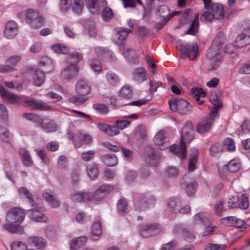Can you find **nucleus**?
<instances>
[{
	"instance_id": "37",
	"label": "nucleus",
	"mask_w": 250,
	"mask_h": 250,
	"mask_svg": "<svg viewBox=\"0 0 250 250\" xmlns=\"http://www.w3.org/2000/svg\"><path fill=\"white\" fill-rule=\"evenodd\" d=\"M7 222L3 225V228L4 230L12 233H16L21 229V227L14 222H10L6 220Z\"/></svg>"
},
{
	"instance_id": "43",
	"label": "nucleus",
	"mask_w": 250,
	"mask_h": 250,
	"mask_svg": "<svg viewBox=\"0 0 250 250\" xmlns=\"http://www.w3.org/2000/svg\"><path fill=\"white\" fill-rule=\"evenodd\" d=\"M106 78L107 82L112 85H117L120 82L118 76L111 71H109L107 73Z\"/></svg>"
},
{
	"instance_id": "6",
	"label": "nucleus",
	"mask_w": 250,
	"mask_h": 250,
	"mask_svg": "<svg viewBox=\"0 0 250 250\" xmlns=\"http://www.w3.org/2000/svg\"><path fill=\"white\" fill-rule=\"evenodd\" d=\"M18 17L22 21H24L33 28H40L44 24V19L37 11L28 9L23 11L18 15Z\"/></svg>"
},
{
	"instance_id": "46",
	"label": "nucleus",
	"mask_w": 250,
	"mask_h": 250,
	"mask_svg": "<svg viewBox=\"0 0 250 250\" xmlns=\"http://www.w3.org/2000/svg\"><path fill=\"white\" fill-rule=\"evenodd\" d=\"M207 221V214L204 212H199L193 217V223L195 224H204Z\"/></svg>"
},
{
	"instance_id": "1",
	"label": "nucleus",
	"mask_w": 250,
	"mask_h": 250,
	"mask_svg": "<svg viewBox=\"0 0 250 250\" xmlns=\"http://www.w3.org/2000/svg\"><path fill=\"white\" fill-rule=\"evenodd\" d=\"M0 95L3 100H7L8 102L11 104H22L41 110H47L50 108L45 102L42 101L36 100L35 99L25 96H18L9 92L5 90L1 84H0Z\"/></svg>"
},
{
	"instance_id": "52",
	"label": "nucleus",
	"mask_w": 250,
	"mask_h": 250,
	"mask_svg": "<svg viewBox=\"0 0 250 250\" xmlns=\"http://www.w3.org/2000/svg\"><path fill=\"white\" fill-rule=\"evenodd\" d=\"M52 49L57 53L66 54L68 52V47L61 44H54L52 46Z\"/></svg>"
},
{
	"instance_id": "27",
	"label": "nucleus",
	"mask_w": 250,
	"mask_h": 250,
	"mask_svg": "<svg viewBox=\"0 0 250 250\" xmlns=\"http://www.w3.org/2000/svg\"><path fill=\"white\" fill-rule=\"evenodd\" d=\"M76 90L78 94L86 96L91 91L90 85L87 81L83 79H80L77 83Z\"/></svg>"
},
{
	"instance_id": "15",
	"label": "nucleus",
	"mask_w": 250,
	"mask_h": 250,
	"mask_svg": "<svg viewBox=\"0 0 250 250\" xmlns=\"http://www.w3.org/2000/svg\"><path fill=\"white\" fill-rule=\"evenodd\" d=\"M21 59V55H14L9 57L6 60L7 64H2L0 72L6 73L16 70L15 66Z\"/></svg>"
},
{
	"instance_id": "60",
	"label": "nucleus",
	"mask_w": 250,
	"mask_h": 250,
	"mask_svg": "<svg viewBox=\"0 0 250 250\" xmlns=\"http://www.w3.org/2000/svg\"><path fill=\"white\" fill-rule=\"evenodd\" d=\"M131 123V121L128 120H117L116 121L115 124L119 130H123L127 127L130 125Z\"/></svg>"
},
{
	"instance_id": "42",
	"label": "nucleus",
	"mask_w": 250,
	"mask_h": 250,
	"mask_svg": "<svg viewBox=\"0 0 250 250\" xmlns=\"http://www.w3.org/2000/svg\"><path fill=\"white\" fill-rule=\"evenodd\" d=\"M41 65L44 68V70L49 72L53 69V64L51 60L46 56L42 57L41 59Z\"/></svg>"
},
{
	"instance_id": "19",
	"label": "nucleus",
	"mask_w": 250,
	"mask_h": 250,
	"mask_svg": "<svg viewBox=\"0 0 250 250\" xmlns=\"http://www.w3.org/2000/svg\"><path fill=\"white\" fill-rule=\"evenodd\" d=\"M68 137L70 139H73L75 146L76 147H80L82 146L83 140L88 144L91 142V137L87 134H83L82 132H79L77 134L73 135L71 132H68Z\"/></svg>"
},
{
	"instance_id": "64",
	"label": "nucleus",
	"mask_w": 250,
	"mask_h": 250,
	"mask_svg": "<svg viewBox=\"0 0 250 250\" xmlns=\"http://www.w3.org/2000/svg\"><path fill=\"white\" fill-rule=\"evenodd\" d=\"M226 248V245L211 244L206 246V250H225Z\"/></svg>"
},
{
	"instance_id": "36",
	"label": "nucleus",
	"mask_w": 250,
	"mask_h": 250,
	"mask_svg": "<svg viewBox=\"0 0 250 250\" xmlns=\"http://www.w3.org/2000/svg\"><path fill=\"white\" fill-rule=\"evenodd\" d=\"M87 241L85 236L80 237L71 240L70 246L71 250H76L77 248L83 246Z\"/></svg>"
},
{
	"instance_id": "47",
	"label": "nucleus",
	"mask_w": 250,
	"mask_h": 250,
	"mask_svg": "<svg viewBox=\"0 0 250 250\" xmlns=\"http://www.w3.org/2000/svg\"><path fill=\"white\" fill-rule=\"evenodd\" d=\"M223 151V146L219 143H215L212 145L209 149V154L213 156H219Z\"/></svg>"
},
{
	"instance_id": "48",
	"label": "nucleus",
	"mask_w": 250,
	"mask_h": 250,
	"mask_svg": "<svg viewBox=\"0 0 250 250\" xmlns=\"http://www.w3.org/2000/svg\"><path fill=\"white\" fill-rule=\"evenodd\" d=\"M30 242H32L34 245L38 248H42L46 245V241L42 237L36 236L30 238Z\"/></svg>"
},
{
	"instance_id": "30",
	"label": "nucleus",
	"mask_w": 250,
	"mask_h": 250,
	"mask_svg": "<svg viewBox=\"0 0 250 250\" xmlns=\"http://www.w3.org/2000/svg\"><path fill=\"white\" fill-rule=\"evenodd\" d=\"M191 154L189 160L188 170L189 172H192L196 168V163L199 155L198 150L196 148H192L190 150Z\"/></svg>"
},
{
	"instance_id": "18",
	"label": "nucleus",
	"mask_w": 250,
	"mask_h": 250,
	"mask_svg": "<svg viewBox=\"0 0 250 250\" xmlns=\"http://www.w3.org/2000/svg\"><path fill=\"white\" fill-rule=\"evenodd\" d=\"M160 230L157 225L147 224L141 227L139 232L140 235L144 238L151 237L158 234Z\"/></svg>"
},
{
	"instance_id": "20",
	"label": "nucleus",
	"mask_w": 250,
	"mask_h": 250,
	"mask_svg": "<svg viewBox=\"0 0 250 250\" xmlns=\"http://www.w3.org/2000/svg\"><path fill=\"white\" fill-rule=\"evenodd\" d=\"M154 143L159 149L165 150L168 147V144L166 132L160 130L154 137Z\"/></svg>"
},
{
	"instance_id": "11",
	"label": "nucleus",
	"mask_w": 250,
	"mask_h": 250,
	"mask_svg": "<svg viewBox=\"0 0 250 250\" xmlns=\"http://www.w3.org/2000/svg\"><path fill=\"white\" fill-rule=\"evenodd\" d=\"M198 53V47L197 43L191 44H182L180 48V56L182 58L187 57L190 60H193L197 57Z\"/></svg>"
},
{
	"instance_id": "22",
	"label": "nucleus",
	"mask_w": 250,
	"mask_h": 250,
	"mask_svg": "<svg viewBox=\"0 0 250 250\" xmlns=\"http://www.w3.org/2000/svg\"><path fill=\"white\" fill-rule=\"evenodd\" d=\"M96 55L102 59H107L109 61H114L116 60L114 53L107 48L102 47H97L95 48Z\"/></svg>"
},
{
	"instance_id": "50",
	"label": "nucleus",
	"mask_w": 250,
	"mask_h": 250,
	"mask_svg": "<svg viewBox=\"0 0 250 250\" xmlns=\"http://www.w3.org/2000/svg\"><path fill=\"white\" fill-rule=\"evenodd\" d=\"M239 199L238 207L243 209H247L249 206L248 196L246 194H243Z\"/></svg>"
},
{
	"instance_id": "25",
	"label": "nucleus",
	"mask_w": 250,
	"mask_h": 250,
	"mask_svg": "<svg viewBox=\"0 0 250 250\" xmlns=\"http://www.w3.org/2000/svg\"><path fill=\"white\" fill-rule=\"evenodd\" d=\"M88 192L73 191L70 195V198L72 202L77 203L89 202Z\"/></svg>"
},
{
	"instance_id": "7",
	"label": "nucleus",
	"mask_w": 250,
	"mask_h": 250,
	"mask_svg": "<svg viewBox=\"0 0 250 250\" xmlns=\"http://www.w3.org/2000/svg\"><path fill=\"white\" fill-rule=\"evenodd\" d=\"M248 26L244 27L242 32L237 37L235 44H229L226 46L224 49V52L233 54L235 52V46L241 48L250 43V21Z\"/></svg>"
},
{
	"instance_id": "39",
	"label": "nucleus",
	"mask_w": 250,
	"mask_h": 250,
	"mask_svg": "<svg viewBox=\"0 0 250 250\" xmlns=\"http://www.w3.org/2000/svg\"><path fill=\"white\" fill-rule=\"evenodd\" d=\"M199 16L198 14H196L195 15L194 20L192 21L190 28L186 32L187 34L195 35L198 32V28L199 26Z\"/></svg>"
},
{
	"instance_id": "31",
	"label": "nucleus",
	"mask_w": 250,
	"mask_h": 250,
	"mask_svg": "<svg viewBox=\"0 0 250 250\" xmlns=\"http://www.w3.org/2000/svg\"><path fill=\"white\" fill-rule=\"evenodd\" d=\"M40 126L47 132H54L56 130L57 126L55 122L49 119H42Z\"/></svg>"
},
{
	"instance_id": "58",
	"label": "nucleus",
	"mask_w": 250,
	"mask_h": 250,
	"mask_svg": "<svg viewBox=\"0 0 250 250\" xmlns=\"http://www.w3.org/2000/svg\"><path fill=\"white\" fill-rule=\"evenodd\" d=\"M23 116L28 120L33 122L38 123L39 125L42 121V118L38 115L33 113H25Z\"/></svg>"
},
{
	"instance_id": "17",
	"label": "nucleus",
	"mask_w": 250,
	"mask_h": 250,
	"mask_svg": "<svg viewBox=\"0 0 250 250\" xmlns=\"http://www.w3.org/2000/svg\"><path fill=\"white\" fill-rule=\"evenodd\" d=\"M146 152L145 161L147 164L152 166H156L159 164L160 155L158 152L150 147H148L146 149Z\"/></svg>"
},
{
	"instance_id": "26",
	"label": "nucleus",
	"mask_w": 250,
	"mask_h": 250,
	"mask_svg": "<svg viewBox=\"0 0 250 250\" xmlns=\"http://www.w3.org/2000/svg\"><path fill=\"white\" fill-rule=\"evenodd\" d=\"M41 211H43V207L40 206L39 208L35 207L29 210L31 218L36 222H46L47 221V217Z\"/></svg>"
},
{
	"instance_id": "62",
	"label": "nucleus",
	"mask_w": 250,
	"mask_h": 250,
	"mask_svg": "<svg viewBox=\"0 0 250 250\" xmlns=\"http://www.w3.org/2000/svg\"><path fill=\"white\" fill-rule=\"evenodd\" d=\"M214 209L215 214L220 215L221 213L227 210V208H225L223 202L219 201L215 205Z\"/></svg>"
},
{
	"instance_id": "14",
	"label": "nucleus",
	"mask_w": 250,
	"mask_h": 250,
	"mask_svg": "<svg viewBox=\"0 0 250 250\" xmlns=\"http://www.w3.org/2000/svg\"><path fill=\"white\" fill-rule=\"evenodd\" d=\"M79 67L77 64L72 63L63 68L61 72V77L64 81H69L75 78L79 72Z\"/></svg>"
},
{
	"instance_id": "44",
	"label": "nucleus",
	"mask_w": 250,
	"mask_h": 250,
	"mask_svg": "<svg viewBox=\"0 0 250 250\" xmlns=\"http://www.w3.org/2000/svg\"><path fill=\"white\" fill-rule=\"evenodd\" d=\"M18 194L21 196H25L29 200V202L32 207L34 206L35 202L31 197L28 190L25 187H21L18 189Z\"/></svg>"
},
{
	"instance_id": "59",
	"label": "nucleus",
	"mask_w": 250,
	"mask_h": 250,
	"mask_svg": "<svg viewBox=\"0 0 250 250\" xmlns=\"http://www.w3.org/2000/svg\"><path fill=\"white\" fill-rule=\"evenodd\" d=\"M93 107L97 112L102 114H106L108 111V107L104 104H94Z\"/></svg>"
},
{
	"instance_id": "33",
	"label": "nucleus",
	"mask_w": 250,
	"mask_h": 250,
	"mask_svg": "<svg viewBox=\"0 0 250 250\" xmlns=\"http://www.w3.org/2000/svg\"><path fill=\"white\" fill-rule=\"evenodd\" d=\"M191 94L199 104H201L203 103L204 101L203 99H202V98L205 97L206 95V94L202 88H192Z\"/></svg>"
},
{
	"instance_id": "63",
	"label": "nucleus",
	"mask_w": 250,
	"mask_h": 250,
	"mask_svg": "<svg viewBox=\"0 0 250 250\" xmlns=\"http://www.w3.org/2000/svg\"><path fill=\"white\" fill-rule=\"evenodd\" d=\"M167 176L170 178L176 177L178 174V170L176 167H168L166 170Z\"/></svg>"
},
{
	"instance_id": "32",
	"label": "nucleus",
	"mask_w": 250,
	"mask_h": 250,
	"mask_svg": "<svg viewBox=\"0 0 250 250\" xmlns=\"http://www.w3.org/2000/svg\"><path fill=\"white\" fill-rule=\"evenodd\" d=\"M241 166V161L239 158H234L225 166L230 172H235L238 171Z\"/></svg>"
},
{
	"instance_id": "9",
	"label": "nucleus",
	"mask_w": 250,
	"mask_h": 250,
	"mask_svg": "<svg viewBox=\"0 0 250 250\" xmlns=\"http://www.w3.org/2000/svg\"><path fill=\"white\" fill-rule=\"evenodd\" d=\"M170 110L180 114L186 113L192 109L191 105L185 99L173 98L168 101Z\"/></svg>"
},
{
	"instance_id": "28",
	"label": "nucleus",
	"mask_w": 250,
	"mask_h": 250,
	"mask_svg": "<svg viewBox=\"0 0 250 250\" xmlns=\"http://www.w3.org/2000/svg\"><path fill=\"white\" fill-rule=\"evenodd\" d=\"M224 220L226 221V224L228 225L234 226L239 229L246 228V224L244 221L235 216L227 217Z\"/></svg>"
},
{
	"instance_id": "45",
	"label": "nucleus",
	"mask_w": 250,
	"mask_h": 250,
	"mask_svg": "<svg viewBox=\"0 0 250 250\" xmlns=\"http://www.w3.org/2000/svg\"><path fill=\"white\" fill-rule=\"evenodd\" d=\"M87 172L89 177L91 179H95L99 173V170L95 164H92L87 168Z\"/></svg>"
},
{
	"instance_id": "34",
	"label": "nucleus",
	"mask_w": 250,
	"mask_h": 250,
	"mask_svg": "<svg viewBox=\"0 0 250 250\" xmlns=\"http://www.w3.org/2000/svg\"><path fill=\"white\" fill-rule=\"evenodd\" d=\"M45 74L44 72L39 69H36L33 77V81L35 85L41 86L44 82Z\"/></svg>"
},
{
	"instance_id": "8",
	"label": "nucleus",
	"mask_w": 250,
	"mask_h": 250,
	"mask_svg": "<svg viewBox=\"0 0 250 250\" xmlns=\"http://www.w3.org/2000/svg\"><path fill=\"white\" fill-rule=\"evenodd\" d=\"M207 11L202 15L201 20L211 21L213 18L221 20L224 18V7L222 4L213 3L208 6Z\"/></svg>"
},
{
	"instance_id": "3",
	"label": "nucleus",
	"mask_w": 250,
	"mask_h": 250,
	"mask_svg": "<svg viewBox=\"0 0 250 250\" xmlns=\"http://www.w3.org/2000/svg\"><path fill=\"white\" fill-rule=\"evenodd\" d=\"M224 41V34L220 33L214 38L210 49L207 53L206 56L210 62V70L217 68L221 64L222 55L220 49Z\"/></svg>"
},
{
	"instance_id": "51",
	"label": "nucleus",
	"mask_w": 250,
	"mask_h": 250,
	"mask_svg": "<svg viewBox=\"0 0 250 250\" xmlns=\"http://www.w3.org/2000/svg\"><path fill=\"white\" fill-rule=\"evenodd\" d=\"M182 235L185 239L190 243L193 242L196 238V235L187 228L183 229Z\"/></svg>"
},
{
	"instance_id": "23",
	"label": "nucleus",
	"mask_w": 250,
	"mask_h": 250,
	"mask_svg": "<svg viewBox=\"0 0 250 250\" xmlns=\"http://www.w3.org/2000/svg\"><path fill=\"white\" fill-rule=\"evenodd\" d=\"M102 234V223L100 220H96L91 227L90 237L93 241L100 239Z\"/></svg>"
},
{
	"instance_id": "29",
	"label": "nucleus",
	"mask_w": 250,
	"mask_h": 250,
	"mask_svg": "<svg viewBox=\"0 0 250 250\" xmlns=\"http://www.w3.org/2000/svg\"><path fill=\"white\" fill-rule=\"evenodd\" d=\"M133 79L139 83L146 80L148 78L147 73L145 68L139 67L134 69L133 74Z\"/></svg>"
},
{
	"instance_id": "16",
	"label": "nucleus",
	"mask_w": 250,
	"mask_h": 250,
	"mask_svg": "<svg viewBox=\"0 0 250 250\" xmlns=\"http://www.w3.org/2000/svg\"><path fill=\"white\" fill-rule=\"evenodd\" d=\"M87 7L92 14H99L106 5L105 0H85Z\"/></svg>"
},
{
	"instance_id": "54",
	"label": "nucleus",
	"mask_w": 250,
	"mask_h": 250,
	"mask_svg": "<svg viewBox=\"0 0 250 250\" xmlns=\"http://www.w3.org/2000/svg\"><path fill=\"white\" fill-rule=\"evenodd\" d=\"M120 96L124 98H131L132 96V89L128 86H124L120 92Z\"/></svg>"
},
{
	"instance_id": "56",
	"label": "nucleus",
	"mask_w": 250,
	"mask_h": 250,
	"mask_svg": "<svg viewBox=\"0 0 250 250\" xmlns=\"http://www.w3.org/2000/svg\"><path fill=\"white\" fill-rule=\"evenodd\" d=\"M177 202L175 199L170 198L167 202V209L171 213L177 212L178 208L177 207Z\"/></svg>"
},
{
	"instance_id": "4",
	"label": "nucleus",
	"mask_w": 250,
	"mask_h": 250,
	"mask_svg": "<svg viewBox=\"0 0 250 250\" xmlns=\"http://www.w3.org/2000/svg\"><path fill=\"white\" fill-rule=\"evenodd\" d=\"M130 30L127 29L120 28L117 29L116 34L113 37L114 42L118 44L122 54L128 61L132 63H135L137 61V58L135 51L129 47H125L123 43Z\"/></svg>"
},
{
	"instance_id": "10",
	"label": "nucleus",
	"mask_w": 250,
	"mask_h": 250,
	"mask_svg": "<svg viewBox=\"0 0 250 250\" xmlns=\"http://www.w3.org/2000/svg\"><path fill=\"white\" fill-rule=\"evenodd\" d=\"M155 197L150 194L142 195L134 201V206L138 210H143L153 206L155 204Z\"/></svg>"
},
{
	"instance_id": "13",
	"label": "nucleus",
	"mask_w": 250,
	"mask_h": 250,
	"mask_svg": "<svg viewBox=\"0 0 250 250\" xmlns=\"http://www.w3.org/2000/svg\"><path fill=\"white\" fill-rule=\"evenodd\" d=\"M25 216L24 211L20 208H16L10 209L6 216V220L10 222H14L20 226Z\"/></svg>"
},
{
	"instance_id": "40",
	"label": "nucleus",
	"mask_w": 250,
	"mask_h": 250,
	"mask_svg": "<svg viewBox=\"0 0 250 250\" xmlns=\"http://www.w3.org/2000/svg\"><path fill=\"white\" fill-rule=\"evenodd\" d=\"M101 15L104 21H108L114 17V13L112 9L106 7V5L102 10Z\"/></svg>"
},
{
	"instance_id": "41",
	"label": "nucleus",
	"mask_w": 250,
	"mask_h": 250,
	"mask_svg": "<svg viewBox=\"0 0 250 250\" xmlns=\"http://www.w3.org/2000/svg\"><path fill=\"white\" fill-rule=\"evenodd\" d=\"M84 2L83 0H73L72 5V11L77 15H80L83 10Z\"/></svg>"
},
{
	"instance_id": "5",
	"label": "nucleus",
	"mask_w": 250,
	"mask_h": 250,
	"mask_svg": "<svg viewBox=\"0 0 250 250\" xmlns=\"http://www.w3.org/2000/svg\"><path fill=\"white\" fill-rule=\"evenodd\" d=\"M210 101L214 105L210 110L209 117L201 120L197 125L196 129L198 132L203 134L209 132L212 128V124L217 116V108L220 107L221 104L217 97H210Z\"/></svg>"
},
{
	"instance_id": "53",
	"label": "nucleus",
	"mask_w": 250,
	"mask_h": 250,
	"mask_svg": "<svg viewBox=\"0 0 250 250\" xmlns=\"http://www.w3.org/2000/svg\"><path fill=\"white\" fill-rule=\"evenodd\" d=\"M12 250H28L27 246L25 243L21 241H16L12 243L11 245Z\"/></svg>"
},
{
	"instance_id": "21",
	"label": "nucleus",
	"mask_w": 250,
	"mask_h": 250,
	"mask_svg": "<svg viewBox=\"0 0 250 250\" xmlns=\"http://www.w3.org/2000/svg\"><path fill=\"white\" fill-rule=\"evenodd\" d=\"M18 33V26L17 23L13 21H8L5 26L4 35L8 39H13Z\"/></svg>"
},
{
	"instance_id": "12",
	"label": "nucleus",
	"mask_w": 250,
	"mask_h": 250,
	"mask_svg": "<svg viewBox=\"0 0 250 250\" xmlns=\"http://www.w3.org/2000/svg\"><path fill=\"white\" fill-rule=\"evenodd\" d=\"M113 187L108 185H104L99 188L94 193L89 192V202L92 200L100 201L113 190Z\"/></svg>"
},
{
	"instance_id": "49",
	"label": "nucleus",
	"mask_w": 250,
	"mask_h": 250,
	"mask_svg": "<svg viewBox=\"0 0 250 250\" xmlns=\"http://www.w3.org/2000/svg\"><path fill=\"white\" fill-rule=\"evenodd\" d=\"M118 211L121 213H126L128 212V207L126 199L121 198L117 205Z\"/></svg>"
},
{
	"instance_id": "2",
	"label": "nucleus",
	"mask_w": 250,
	"mask_h": 250,
	"mask_svg": "<svg viewBox=\"0 0 250 250\" xmlns=\"http://www.w3.org/2000/svg\"><path fill=\"white\" fill-rule=\"evenodd\" d=\"M194 137V126L191 122H187L181 130L179 145H173L170 150L183 161L187 156L186 144L189 143Z\"/></svg>"
},
{
	"instance_id": "61",
	"label": "nucleus",
	"mask_w": 250,
	"mask_h": 250,
	"mask_svg": "<svg viewBox=\"0 0 250 250\" xmlns=\"http://www.w3.org/2000/svg\"><path fill=\"white\" fill-rule=\"evenodd\" d=\"M0 138L6 142L10 141V135L9 132L5 127L2 126H0Z\"/></svg>"
},
{
	"instance_id": "55",
	"label": "nucleus",
	"mask_w": 250,
	"mask_h": 250,
	"mask_svg": "<svg viewBox=\"0 0 250 250\" xmlns=\"http://www.w3.org/2000/svg\"><path fill=\"white\" fill-rule=\"evenodd\" d=\"M78 94L77 96H74L70 98V101L71 103L77 104L83 103L87 100V96Z\"/></svg>"
},
{
	"instance_id": "57",
	"label": "nucleus",
	"mask_w": 250,
	"mask_h": 250,
	"mask_svg": "<svg viewBox=\"0 0 250 250\" xmlns=\"http://www.w3.org/2000/svg\"><path fill=\"white\" fill-rule=\"evenodd\" d=\"M197 188V183L196 182L194 181L189 183L186 187V192L188 196L194 194L196 192Z\"/></svg>"
},
{
	"instance_id": "24",
	"label": "nucleus",
	"mask_w": 250,
	"mask_h": 250,
	"mask_svg": "<svg viewBox=\"0 0 250 250\" xmlns=\"http://www.w3.org/2000/svg\"><path fill=\"white\" fill-rule=\"evenodd\" d=\"M42 196L44 199L49 203L52 208H56L59 206V201L52 190L49 189H45Z\"/></svg>"
},
{
	"instance_id": "35",
	"label": "nucleus",
	"mask_w": 250,
	"mask_h": 250,
	"mask_svg": "<svg viewBox=\"0 0 250 250\" xmlns=\"http://www.w3.org/2000/svg\"><path fill=\"white\" fill-rule=\"evenodd\" d=\"M19 155L20 157L26 166H31L32 164L31 156L29 152L24 148H20Z\"/></svg>"
},
{
	"instance_id": "38",
	"label": "nucleus",
	"mask_w": 250,
	"mask_h": 250,
	"mask_svg": "<svg viewBox=\"0 0 250 250\" xmlns=\"http://www.w3.org/2000/svg\"><path fill=\"white\" fill-rule=\"evenodd\" d=\"M103 162L108 167H113L117 164V158L114 154H106L102 156Z\"/></svg>"
}]
</instances>
